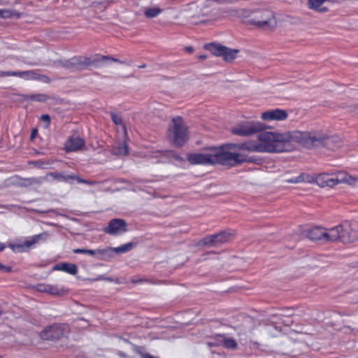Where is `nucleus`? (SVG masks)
<instances>
[{"instance_id": "obj_1", "label": "nucleus", "mask_w": 358, "mask_h": 358, "mask_svg": "<svg viewBox=\"0 0 358 358\" xmlns=\"http://www.w3.org/2000/svg\"><path fill=\"white\" fill-rule=\"evenodd\" d=\"M301 132L293 131L285 133L265 131L258 135L259 142L250 141L241 143H234L232 148L236 153L244 151L257 152H282L293 150L300 143Z\"/></svg>"}, {"instance_id": "obj_2", "label": "nucleus", "mask_w": 358, "mask_h": 358, "mask_svg": "<svg viewBox=\"0 0 358 358\" xmlns=\"http://www.w3.org/2000/svg\"><path fill=\"white\" fill-rule=\"evenodd\" d=\"M234 143L227 144L221 148H210L202 153H193L187 155L191 164L213 165L220 164L234 166L245 162L258 163V159L248 157L243 153H236L232 148Z\"/></svg>"}, {"instance_id": "obj_3", "label": "nucleus", "mask_w": 358, "mask_h": 358, "mask_svg": "<svg viewBox=\"0 0 358 358\" xmlns=\"http://www.w3.org/2000/svg\"><path fill=\"white\" fill-rule=\"evenodd\" d=\"M300 143L304 147L308 148L312 147H325L329 150H334L336 146L337 138L329 136L320 132H301Z\"/></svg>"}, {"instance_id": "obj_4", "label": "nucleus", "mask_w": 358, "mask_h": 358, "mask_svg": "<svg viewBox=\"0 0 358 358\" xmlns=\"http://www.w3.org/2000/svg\"><path fill=\"white\" fill-rule=\"evenodd\" d=\"M168 138L176 147H181L188 140L187 127L181 117H175L169 128Z\"/></svg>"}, {"instance_id": "obj_5", "label": "nucleus", "mask_w": 358, "mask_h": 358, "mask_svg": "<svg viewBox=\"0 0 358 358\" xmlns=\"http://www.w3.org/2000/svg\"><path fill=\"white\" fill-rule=\"evenodd\" d=\"M106 61H111L114 62H118L120 64H125L124 61H120L117 59L113 58L111 56H105L96 55L93 57H74L71 59V62L74 66V69L81 71L85 69L87 66L93 65L95 67H101Z\"/></svg>"}, {"instance_id": "obj_6", "label": "nucleus", "mask_w": 358, "mask_h": 358, "mask_svg": "<svg viewBox=\"0 0 358 358\" xmlns=\"http://www.w3.org/2000/svg\"><path fill=\"white\" fill-rule=\"evenodd\" d=\"M250 22L263 29H271L276 23L273 13L267 10L257 11L250 19Z\"/></svg>"}, {"instance_id": "obj_7", "label": "nucleus", "mask_w": 358, "mask_h": 358, "mask_svg": "<svg viewBox=\"0 0 358 358\" xmlns=\"http://www.w3.org/2000/svg\"><path fill=\"white\" fill-rule=\"evenodd\" d=\"M263 129L259 122H248L236 125L231 129V132L240 136H248Z\"/></svg>"}, {"instance_id": "obj_8", "label": "nucleus", "mask_w": 358, "mask_h": 358, "mask_svg": "<svg viewBox=\"0 0 358 358\" xmlns=\"http://www.w3.org/2000/svg\"><path fill=\"white\" fill-rule=\"evenodd\" d=\"M206 49L209 50L213 55L218 57H222L226 62H231L236 57L238 50H233L220 45L213 43L205 45Z\"/></svg>"}, {"instance_id": "obj_9", "label": "nucleus", "mask_w": 358, "mask_h": 358, "mask_svg": "<svg viewBox=\"0 0 358 358\" xmlns=\"http://www.w3.org/2000/svg\"><path fill=\"white\" fill-rule=\"evenodd\" d=\"M68 332L67 325L55 324L45 329L41 332V336L46 340H58L66 336Z\"/></svg>"}, {"instance_id": "obj_10", "label": "nucleus", "mask_w": 358, "mask_h": 358, "mask_svg": "<svg viewBox=\"0 0 358 358\" xmlns=\"http://www.w3.org/2000/svg\"><path fill=\"white\" fill-rule=\"evenodd\" d=\"M48 176L58 182L72 183L73 180H76L78 183H84L89 185H93L97 183L96 181L82 179L78 175L66 174L64 172H50Z\"/></svg>"}, {"instance_id": "obj_11", "label": "nucleus", "mask_w": 358, "mask_h": 358, "mask_svg": "<svg viewBox=\"0 0 358 358\" xmlns=\"http://www.w3.org/2000/svg\"><path fill=\"white\" fill-rule=\"evenodd\" d=\"M103 230L111 236L120 235L127 231V224L123 219H113Z\"/></svg>"}, {"instance_id": "obj_12", "label": "nucleus", "mask_w": 358, "mask_h": 358, "mask_svg": "<svg viewBox=\"0 0 358 358\" xmlns=\"http://www.w3.org/2000/svg\"><path fill=\"white\" fill-rule=\"evenodd\" d=\"M344 234H343V243H352L358 240V222H343Z\"/></svg>"}, {"instance_id": "obj_13", "label": "nucleus", "mask_w": 358, "mask_h": 358, "mask_svg": "<svg viewBox=\"0 0 358 358\" xmlns=\"http://www.w3.org/2000/svg\"><path fill=\"white\" fill-rule=\"evenodd\" d=\"M288 115L286 110L282 109H273L267 110L264 113H262V118L264 120L271 121V120H284L287 119Z\"/></svg>"}, {"instance_id": "obj_14", "label": "nucleus", "mask_w": 358, "mask_h": 358, "mask_svg": "<svg viewBox=\"0 0 358 358\" xmlns=\"http://www.w3.org/2000/svg\"><path fill=\"white\" fill-rule=\"evenodd\" d=\"M85 145V141L78 136L69 137L64 144L66 152H76L80 150Z\"/></svg>"}, {"instance_id": "obj_15", "label": "nucleus", "mask_w": 358, "mask_h": 358, "mask_svg": "<svg viewBox=\"0 0 358 358\" xmlns=\"http://www.w3.org/2000/svg\"><path fill=\"white\" fill-rule=\"evenodd\" d=\"M343 234H344L343 223L336 227L330 228L328 231L325 229V242L335 241L337 240H340L343 242Z\"/></svg>"}, {"instance_id": "obj_16", "label": "nucleus", "mask_w": 358, "mask_h": 358, "mask_svg": "<svg viewBox=\"0 0 358 358\" xmlns=\"http://www.w3.org/2000/svg\"><path fill=\"white\" fill-rule=\"evenodd\" d=\"M93 257L98 260L108 261L113 257V248L106 247L94 250Z\"/></svg>"}, {"instance_id": "obj_17", "label": "nucleus", "mask_w": 358, "mask_h": 358, "mask_svg": "<svg viewBox=\"0 0 358 358\" xmlns=\"http://www.w3.org/2000/svg\"><path fill=\"white\" fill-rule=\"evenodd\" d=\"M307 237L312 241H325V229L315 227L306 231Z\"/></svg>"}, {"instance_id": "obj_18", "label": "nucleus", "mask_w": 358, "mask_h": 358, "mask_svg": "<svg viewBox=\"0 0 358 358\" xmlns=\"http://www.w3.org/2000/svg\"><path fill=\"white\" fill-rule=\"evenodd\" d=\"M316 183L322 187L335 186L333 174L326 173H320L315 178Z\"/></svg>"}, {"instance_id": "obj_19", "label": "nucleus", "mask_w": 358, "mask_h": 358, "mask_svg": "<svg viewBox=\"0 0 358 358\" xmlns=\"http://www.w3.org/2000/svg\"><path fill=\"white\" fill-rule=\"evenodd\" d=\"M48 238L47 232H43L39 234L34 235L24 241L26 248H30L34 247L36 244L40 241H45Z\"/></svg>"}, {"instance_id": "obj_20", "label": "nucleus", "mask_w": 358, "mask_h": 358, "mask_svg": "<svg viewBox=\"0 0 358 358\" xmlns=\"http://www.w3.org/2000/svg\"><path fill=\"white\" fill-rule=\"evenodd\" d=\"M215 246L229 241L233 234L229 231H222L217 234H213Z\"/></svg>"}, {"instance_id": "obj_21", "label": "nucleus", "mask_w": 358, "mask_h": 358, "mask_svg": "<svg viewBox=\"0 0 358 358\" xmlns=\"http://www.w3.org/2000/svg\"><path fill=\"white\" fill-rule=\"evenodd\" d=\"M335 185L341 183H351L355 180L350 176L345 171H339L333 174Z\"/></svg>"}, {"instance_id": "obj_22", "label": "nucleus", "mask_w": 358, "mask_h": 358, "mask_svg": "<svg viewBox=\"0 0 358 358\" xmlns=\"http://www.w3.org/2000/svg\"><path fill=\"white\" fill-rule=\"evenodd\" d=\"M156 157L160 158H164L166 159L170 160L171 159H175L178 162H181L183 159L179 156L176 152L173 150H157L155 152Z\"/></svg>"}, {"instance_id": "obj_23", "label": "nucleus", "mask_w": 358, "mask_h": 358, "mask_svg": "<svg viewBox=\"0 0 358 358\" xmlns=\"http://www.w3.org/2000/svg\"><path fill=\"white\" fill-rule=\"evenodd\" d=\"M68 289L58 285H48L47 293L53 296H62L68 293Z\"/></svg>"}, {"instance_id": "obj_24", "label": "nucleus", "mask_w": 358, "mask_h": 358, "mask_svg": "<svg viewBox=\"0 0 358 358\" xmlns=\"http://www.w3.org/2000/svg\"><path fill=\"white\" fill-rule=\"evenodd\" d=\"M55 269L63 271L71 275L76 274L78 271L77 266L70 263H62L60 265H57L55 266Z\"/></svg>"}, {"instance_id": "obj_25", "label": "nucleus", "mask_w": 358, "mask_h": 358, "mask_svg": "<svg viewBox=\"0 0 358 358\" xmlns=\"http://www.w3.org/2000/svg\"><path fill=\"white\" fill-rule=\"evenodd\" d=\"M36 71L28 70V71H15V76L23 78L24 80H34L36 78Z\"/></svg>"}, {"instance_id": "obj_26", "label": "nucleus", "mask_w": 358, "mask_h": 358, "mask_svg": "<svg viewBox=\"0 0 358 358\" xmlns=\"http://www.w3.org/2000/svg\"><path fill=\"white\" fill-rule=\"evenodd\" d=\"M24 99L26 101H38V102H45L48 96L43 94H26L23 96Z\"/></svg>"}, {"instance_id": "obj_27", "label": "nucleus", "mask_w": 358, "mask_h": 358, "mask_svg": "<svg viewBox=\"0 0 358 358\" xmlns=\"http://www.w3.org/2000/svg\"><path fill=\"white\" fill-rule=\"evenodd\" d=\"M21 13L15 10L0 9V17L1 18H11L15 17L18 19L21 17Z\"/></svg>"}, {"instance_id": "obj_28", "label": "nucleus", "mask_w": 358, "mask_h": 358, "mask_svg": "<svg viewBox=\"0 0 358 358\" xmlns=\"http://www.w3.org/2000/svg\"><path fill=\"white\" fill-rule=\"evenodd\" d=\"M326 1L327 0H308L309 8L320 12H324L327 9L324 7L320 8V6Z\"/></svg>"}, {"instance_id": "obj_29", "label": "nucleus", "mask_w": 358, "mask_h": 358, "mask_svg": "<svg viewBox=\"0 0 358 358\" xmlns=\"http://www.w3.org/2000/svg\"><path fill=\"white\" fill-rule=\"evenodd\" d=\"M113 153L116 155H127L129 153L128 146L122 143L113 148Z\"/></svg>"}, {"instance_id": "obj_30", "label": "nucleus", "mask_w": 358, "mask_h": 358, "mask_svg": "<svg viewBox=\"0 0 358 358\" xmlns=\"http://www.w3.org/2000/svg\"><path fill=\"white\" fill-rule=\"evenodd\" d=\"M133 248V243H127L126 244L122 245L117 248H113V255L115 252L117 253H124L129 250H131Z\"/></svg>"}, {"instance_id": "obj_31", "label": "nucleus", "mask_w": 358, "mask_h": 358, "mask_svg": "<svg viewBox=\"0 0 358 358\" xmlns=\"http://www.w3.org/2000/svg\"><path fill=\"white\" fill-rule=\"evenodd\" d=\"M161 12L162 10L159 8H150L145 10V15L148 18H152L157 16Z\"/></svg>"}, {"instance_id": "obj_32", "label": "nucleus", "mask_w": 358, "mask_h": 358, "mask_svg": "<svg viewBox=\"0 0 358 358\" xmlns=\"http://www.w3.org/2000/svg\"><path fill=\"white\" fill-rule=\"evenodd\" d=\"M214 236H208L204 237L201 241V243L204 245H211V246H215V241H214Z\"/></svg>"}, {"instance_id": "obj_33", "label": "nucleus", "mask_w": 358, "mask_h": 358, "mask_svg": "<svg viewBox=\"0 0 358 358\" xmlns=\"http://www.w3.org/2000/svg\"><path fill=\"white\" fill-rule=\"evenodd\" d=\"M224 346L229 349H236L237 348V344L234 339L226 338L224 340Z\"/></svg>"}, {"instance_id": "obj_34", "label": "nucleus", "mask_w": 358, "mask_h": 358, "mask_svg": "<svg viewBox=\"0 0 358 358\" xmlns=\"http://www.w3.org/2000/svg\"><path fill=\"white\" fill-rule=\"evenodd\" d=\"M73 252L75 254H86V255H90L93 256L94 250L77 248V249H73Z\"/></svg>"}, {"instance_id": "obj_35", "label": "nucleus", "mask_w": 358, "mask_h": 358, "mask_svg": "<svg viewBox=\"0 0 358 358\" xmlns=\"http://www.w3.org/2000/svg\"><path fill=\"white\" fill-rule=\"evenodd\" d=\"M9 247L15 252H22L26 248L24 243L22 244H10Z\"/></svg>"}, {"instance_id": "obj_36", "label": "nucleus", "mask_w": 358, "mask_h": 358, "mask_svg": "<svg viewBox=\"0 0 358 358\" xmlns=\"http://www.w3.org/2000/svg\"><path fill=\"white\" fill-rule=\"evenodd\" d=\"M36 80H40L45 83H49L50 82V79L47 76L40 74L38 72L36 73Z\"/></svg>"}, {"instance_id": "obj_37", "label": "nucleus", "mask_w": 358, "mask_h": 358, "mask_svg": "<svg viewBox=\"0 0 358 358\" xmlns=\"http://www.w3.org/2000/svg\"><path fill=\"white\" fill-rule=\"evenodd\" d=\"M110 116H111V119H112L113 122L115 124L118 125V124H121L122 123V118L120 115H117V114H115L114 113H111Z\"/></svg>"}, {"instance_id": "obj_38", "label": "nucleus", "mask_w": 358, "mask_h": 358, "mask_svg": "<svg viewBox=\"0 0 358 358\" xmlns=\"http://www.w3.org/2000/svg\"><path fill=\"white\" fill-rule=\"evenodd\" d=\"M303 180L304 179H303V175L301 174L300 176H299L296 178H292L286 180V182H287L289 183H299V182L303 181Z\"/></svg>"}, {"instance_id": "obj_39", "label": "nucleus", "mask_w": 358, "mask_h": 358, "mask_svg": "<svg viewBox=\"0 0 358 358\" xmlns=\"http://www.w3.org/2000/svg\"><path fill=\"white\" fill-rule=\"evenodd\" d=\"M48 285L45 283L38 284L36 285V290L40 292L47 293Z\"/></svg>"}, {"instance_id": "obj_40", "label": "nucleus", "mask_w": 358, "mask_h": 358, "mask_svg": "<svg viewBox=\"0 0 358 358\" xmlns=\"http://www.w3.org/2000/svg\"><path fill=\"white\" fill-rule=\"evenodd\" d=\"M61 65L68 69H74V66L71 64V59L61 62Z\"/></svg>"}, {"instance_id": "obj_41", "label": "nucleus", "mask_w": 358, "mask_h": 358, "mask_svg": "<svg viewBox=\"0 0 358 358\" xmlns=\"http://www.w3.org/2000/svg\"><path fill=\"white\" fill-rule=\"evenodd\" d=\"M5 76H15V71H0V77H5Z\"/></svg>"}, {"instance_id": "obj_42", "label": "nucleus", "mask_w": 358, "mask_h": 358, "mask_svg": "<svg viewBox=\"0 0 358 358\" xmlns=\"http://www.w3.org/2000/svg\"><path fill=\"white\" fill-rule=\"evenodd\" d=\"M41 120L42 121L45 122L47 123V126L46 127L49 126V124L50 123V117L49 115L45 114V115H41Z\"/></svg>"}, {"instance_id": "obj_43", "label": "nucleus", "mask_w": 358, "mask_h": 358, "mask_svg": "<svg viewBox=\"0 0 358 358\" xmlns=\"http://www.w3.org/2000/svg\"><path fill=\"white\" fill-rule=\"evenodd\" d=\"M0 270H3L4 271L6 272H10L11 271V268L9 267V266H4L3 264H0Z\"/></svg>"}, {"instance_id": "obj_44", "label": "nucleus", "mask_w": 358, "mask_h": 358, "mask_svg": "<svg viewBox=\"0 0 358 358\" xmlns=\"http://www.w3.org/2000/svg\"><path fill=\"white\" fill-rule=\"evenodd\" d=\"M142 358H157L149 353H145L142 355Z\"/></svg>"}, {"instance_id": "obj_45", "label": "nucleus", "mask_w": 358, "mask_h": 358, "mask_svg": "<svg viewBox=\"0 0 358 358\" xmlns=\"http://www.w3.org/2000/svg\"><path fill=\"white\" fill-rule=\"evenodd\" d=\"M37 130L36 129H33L30 136V138L32 140L35 138Z\"/></svg>"}, {"instance_id": "obj_46", "label": "nucleus", "mask_w": 358, "mask_h": 358, "mask_svg": "<svg viewBox=\"0 0 358 358\" xmlns=\"http://www.w3.org/2000/svg\"><path fill=\"white\" fill-rule=\"evenodd\" d=\"M143 281H145L143 279H132L131 280V282L134 283H141Z\"/></svg>"}, {"instance_id": "obj_47", "label": "nucleus", "mask_w": 358, "mask_h": 358, "mask_svg": "<svg viewBox=\"0 0 358 358\" xmlns=\"http://www.w3.org/2000/svg\"><path fill=\"white\" fill-rule=\"evenodd\" d=\"M185 50L189 53H192L194 51V49L191 46H188L185 48Z\"/></svg>"}, {"instance_id": "obj_48", "label": "nucleus", "mask_w": 358, "mask_h": 358, "mask_svg": "<svg viewBox=\"0 0 358 358\" xmlns=\"http://www.w3.org/2000/svg\"><path fill=\"white\" fill-rule=\"evenodd\" d=\"M101 279H105L109 282H112L113 281V279L111 278H103V276H99L97 280H101Z\"/></svg>"}, {"instance_id": "obj_49", "label": "nucleus", "mask_w": 358, "mask_h": 358, "mask_svg": "<svg viewBox=\"0 0 358 358\" xmlns=\"http://www.w3.org/2000/svg\"><path fill=\"white\" fill-rule=\"evenodd\" d=\"M198 58L204 60L207 58V56L206 55H201L198 57Z\"/></svg>"}, {"instance_id": "obj_50", "label": "nucleus", "mask_w": 358, "mask_h": 358, "mask_svg": "<svg viewBox=\"0 0 358 358\" xmlns=\"http://www.w3.org/2000/svg\"><path fill=\"white\" fill-rule=\"evenodd\" d=\"M5 248H6L5 245L2 243H0V252L2 251L3 250H4Z\"/></svg>"}, {"instance_id": "obj_51", "label": "nucleus", "mask_w": 358, "mask_h": 358, "mask_svg": "<svg viewBox=\"0 0 358 358\" xmlns=\"http://www.w3.org/2000/svg\"><path fill=\"white\" fill-rule=\"evenodd\" d=\"M138 67H139V68H144V67H145V64L141 65V66H139Z\"/></svg>"}, {"instance_id": "obj_52", "label": "nucleus", "mask_w": 358, "mask_h": 358, "mask_svg": "<svg viewBox=\"0 0 358 358\" xmlns=\"http://www.w3.org/2000/svg\"><path fill=\"white\" fill-rule=\"evenodd\" d=\"M2 315V311L0 310V316Z\"/></svg>"}]
</instances>
